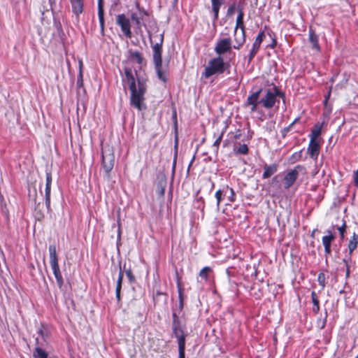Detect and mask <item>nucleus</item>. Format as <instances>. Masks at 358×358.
I'll return each mask as SVG.
<instances>
[{"mask_svg":"<svg viewBox=\"0 0 358 358\" xmlns=\"http://www.w3.org/2000/svg\"><path fill=\"white\" fill-rule=\"evenodd\" d=\"M125 79L129 84V90L131 92L130 104L138 110L146 108L144 103V95L147 90L146 82L143 78L137 77V85L136 79L133 75L132 70L129 67L124 69Z\"/></svg>","mask_w":358,"mask_h":358,"instance_id":"nucleus-1","label":"nucleus"},{"mask_svg":"<svg viewBox=\"0 0 358 358\" xmlns=\"http://www.w3.org/2000/svg\"><path fill=\"white\" fill-rule=\"evenodd\" d=\"M154 38H157V41L152 45V59L155 64V69L157 77L162 81L166 83L167 81L166 71L162 66V45L164 42V34L159 36H154Z\"/></svg>","mask_w":358,"mask_h":358,"instance_id":"nucleus-2","label":"nucleus"},{"mask_svg":"<svg viewBox=\"0 0 358 358\" xmlns=\"http://www.w3.org/2000/svg\"><path fill=\"white\" fill-rule=\"evenodd\" d=\"M173 320L171 324L173 334L178 339L179 358H185V336L184 334L185 324H182L179 316L176 312L172 315Z\"/></svg>","mask_w":358,"mask_h":358,"instance_id":"nucleus-3","label":"nucleus"},{"mask_svg":"<svg viewBox=\"0 0 358 358\" xmlns=\"http://www.w3.org/2000/svg\"><path fill=\"white\" fill-rule=\"evenodd\" d=\"M229 66V63L224 62L222 57H217L210 59L202 73V77L208 78L213 75L223 73Z\"/></svg>","mask_w":358,"mask_h":358,"instance_id":"nucleus-4","label":"nucleus"},{"mask_svg":"<svg viewBox=\"0 0 358 358\" xmlns=\"http://www.w3.org/2000/svg\"><path fill=\"white\" fill-rule=\"evenodd\" d=\"M101 165L104 170L106 176L110 178V173L112 171L115 164V155L112 148L106 146L102 148Z\"/></svg>","mask_w":358,"mask_h":358,"instance_id":"nucleus-5","label":"nucleus"},{"mask_svg":"<svg viewBox=\"0 0 358 358\" xmlns=\"http://www.w3.org/2000/svg\"><path fill=\"white\" fill-rule=\"evenodd\" d=\"M284 98L285 94L276 86L273 90L268 89L266 91L265 95L260 99L262 106L267 109L272 108L277 101V97Z\"/></svg>","mask_w":358,"mask_h":358,"instance_id":"nucleus-6","label":"nucleus"},{"mask_svg":"<svg viewBox=\"0 0 358 358\" xmlns=\"http://www.w3.org/2000/svg\"><path fill=\"white\" fill-rule=\"evenodd\" d=\"M136 11H131L130 18L131 21L135 24L138 29H141V27L145 24L142 22L144 16L148 15V12L143 8L141 7L140 3L138 1L135 3Z\"/></svg>","mask_w":358,"mask_h":358,"instance_id":"nucleus-7","label":"nucleus"},{"mask_svg":"<svg viewBox=\"0 0 358 358\" xmlns=\"http://www.w3.org/2000/svg\"><path fill=\"white\" fill-rule=\"evenodd\" d=\"M232 48V41L230 37L221 38L215 44L214 50L218 55L222 57L225 53L230 52Z\"/></svg>","mask_w":358,"mask_h":358,"instance_id":"nucleus-8","label":"nucleus"},{"mask_svg":"<svg viewBox=\"0 0 358 358\" xmlns=\"http://www.w3.org/2000/svg\"><path fill=\"white\" fill-rule=\"evenodd\" d=\"M116 23L120 27L122 31L127 38H131L132 36L131 31V23L128 17L124 14L117 15L116 17Z\"/></svg>","mask_w":358,"mask_h":358,"instance_id":"nucleus-9","label":"nucleus"},{"mask_svg":"<svg viewBox=\"0 0 358 358\" xmlns=\"http://www.w3.org/2000/svg\"><path fill=\"white\" fill-rule=\"evenodd\" d=\"M302 169L300 165L296 166L294 169L289 171L283 178L284 187L289 189L296 182L299 176V171Z\"/></svg>","mask_w":358,"mask_h":358,"instance_id":"nucleus-10","label":"nucleus"},{"mask_svg":"<svg viewBox=\"0 0 358 358\" xmlns=\"http://www.w3.org/2000/svg\"><path fill=\"white\" fill-rule=\"evenodd\" d=\"M49 255H50V264L52 269L54 275L59 274L61 273L59 263H58V257L57 255L56 247L55 245H50L48 248Z\"/></svg>","mask_w":358,"mask_h":358,"instance_id":"nucleus-11","label":"nucleus"},{"mask_svg":"<svg viewBox=\"0 0 358 358\" xmlns=\"http://www.w3.org/2000/svg\"><path fill=\"white\" fill-rule=\"evenodd\" d=\"M38 334L41 338H36V345L38 346H45L48 343L50 331L46 325L41 324L37 331Z\"/></svg>","mask_w":358,"mask_h":358,"instance_id":"nucleus-12","label":"nucleus"},{"mask_svg":"<svg viewBox=\"0 0 358 358\" xmlns=\"http://www.w3.org/2000/svg\"><path fill=\"white\" fill-rule=\"evenodd\" d=\"M262 92V89L260 88L257 92H252L247 99L246 105L250 106V111L255 112L257 109V106L260 102L259 95Z\"/></svg>","mask_w":358,"mask_h":358,"instance_id":"nucleus-13","label":"nucleus"},{"mask_svg":"<svg viewBox=\"0 0 358 358\" xmlns=\"http://www.w3.org/2000/svg\"><path fill=\"white\" fill-rule=\"evenodd\" d=\"M327 233H328V235L324 236L322 237V244L324 247V252H325L324 257H325V261L327 263L328 256L331 252V242L333 241H334V239L336 238L335 235L333 234L331 231H329V230L327 231Z\"/></svg>","mask_w":358,"mask_h":358,"instance_id":"nucleus-14","label":"nucleus"},{"mask_svg":"<svg viewBox=\"0 0 358 358\" xmlns=\"http://www.w3.org/2000/svg\"><path fill=\"white\" fill-rule=\"evenodd\" d=\"M52 184V175L50 172H46L45 189V201L47 209L50 210V189Z\"/></svg>","mask_w":358,"mask_h":358,"instance_id":"nucleus-15","label":"nucleus"},{"mask_svg":"<svg viewBox=\"0 0 358 358\" xmlns=\"http://www.w3.org/2000/svg\"><path fill=\"white\" fill-rule=\"evenodd\" d=\"M264 37V31H261L260 33H259V34L256 37L255 41L252 45V50L250 52L249 57H248L249 62L252 61V59L254 58L255 55L257 53V52L260 48L261 43L263 41Z\"/></svg>","mask_w":358,"mask_h":358,"instance_id":"nucleus-16","label":"nucleus"},{"mask_svg":"<svg viewBox=\"0 0 358 358\" xmlns=\"http://www.w3.org/2000/svg\"><path fill=\"white\" fill-rule=\"evenodd\" d=\"M308 153L312 159H316L320 153V144L317 140L310 139Z\"/></svg>","mask_w":358,"mask_h":358,"instance_id":"nucleus-17","label":"nucleus"},{"mask_svg":"<svg viewBox=\"0 0 358 358\" xmlns=\"http://www.w3.org/2000/svg\"><path fill=\"white\" fill-rule=\"evenodd\" d=\"M234 41L236 45H234L233 48L234 49L239 50L245 41V30H241L239 33L238 32V30H234Z\"/></svg>","mask_w":358,"mask_h":358,"instance_id":"nucleus-18","label":"nucleus"},{"mask_svg":"<svg viewBox=\"0 0 358 358\" xmlns=\"http://www.w3.org/2000/svg\"><path fill=\"white\" fill-rule=\"evenodd\" d=\"M72 11L78 17L83 11V0H70Z\"/></svg>","mask_w":358,"mask_h":358,"instance_id":"nucleus-19","label":"nucleus"},{"mask_svg":"<svg viewBox=\"0 0 358 358\" xmlns=\"http://www.w3.org/2000/svg\"><path fill=\"white\" fill-rule=\"evenodd\" d=\"M123 277H124V271L122 269L121 264L120 263V271H119V275H118V278H117V285H116V289H115L116 299L118 302L120 301V299H121L120 292H121V289H122Z\"/></svg>","mask_w":358,"mask_h":358,"instance_id":"nucleus-20","label":"nucleus"},{"mask_svg":"<svg viewBox=\"0 0 358 358\" xmlns=\"http://www.w3.org/2000/svg\"><path fill=\"white\" fill-rule=\"evenodd\" d=\"M98 16L100 23V28L102 33L104 31V10L103 0H98Z\"/></svg>","mask_w":358,"mask_h":358,"instance_id":"nucleus-21","label":"nucleus"},{"mask_svg":"<svg viewBox=\"0 0 358 358\" xmlns=\"http://www.w3.org/2000/svg\"><path fill=\"white\" fill-rule=\"evenodd\" d=\"M264 171L263 173L262 178L264 179L268 178L277 171L278 165L276 164L271 165L265 164L264 166Z\"/></svg>","mask_w":358,"mask_h":358,"instance_id":"nucleus-22","label":"nucleus"},{"mask_svg":"<svg viewBox=\"0 0 358 358\" xmlns=\"http://www.w3.org/2000/svg\"><path fill=\"white\" fill-rule=\"evenodd\" d=\"M358 245V236L354 233L352 238L350 240L348 245V249L349 251L348 256H346L349 260H351V256L353 252V251L357 248Z\"/></svg>","mask_w":358,"mask_h":358,"instance_id":"nucleus-23","label":"nucleus"},{"mask_svg":"<svg viewBox=\"0 0 358 358\" xmlns=\"http://www.w3.org/2000/svg\"><path fill=\"white\" fill-rule=\"evenodd\" d=\"M309 42L312 45V48L313 49L317 50L319 51L320 50V47L318 43V36L315 34V31L312 29V27H310L309 29V38H308Z\"/></svg>","mask_w":358,"mask_h":358,"instance_id":"nucleus-24","label":"nucleus"},{"mask_svg":"<svg viewBox=\"0 0 358 358\" xmlns=\"http://www.w3.org/2000/svg\"><path fill=\"white\" fill-rule=\"evenodd\" d=\"M212 3V11L214 15V22L218 19L219 10L224 0H210Z\"/></svg>","mask_w":358,"mask_h":358,"instance_id":"nucleus-25","label":"nucleus"},{"mask_svg":"<svg viewBox=\"0 0 358 358\" xmlns=\"http://www.w3.org/2000/svg\"><path fill=\"white\" fill-rule=\"evenodd\" d=\"M128 53L129 55L130 59L132 61L136 62L138 64H141L143 63V57L140 52L137 50L134 51L132 50H129Z\"/></svg>","mask_w":358,"mask_h":358,"instance_id":"nucleus-26","label":"nucleus"},{"mask_svg":"<svg viewBox=\"0 0 358 358\" xmlns=\"http://www.w3.org/2000/svg\"><path fill=\"white\" fill-rule=\"evenodd\" d=\"M243 16L244 13L243 12V10L240 8L238 10V14L236 18V23L235 27V30L237 31L238 28L241 29V30H245V26L243 24Z\"/></svg>","mask_w":358,"mask_h":358,"instance_id":"nucleus-27","label":"nucleus"},{"mask_svg":"<svg viewBox=\"0 0 358 358\" xmlns=\"http://www.w3.org/2000/svg\"><path fill=\"white\" fill-rule=\"evenodd\" d=\"M43 346L36 345L33 356L34 358H48V353L42 349Z\"/></svg>","mask_w":358,"mask_h":358,"instance_id":"nucleus-28","label":"nucleus"},{"mask_svg":"<svg viewBox=\"0 0 358 358\" xmlns=\"http://www.w3.org/2000/svg\"><path fill=\"white\" fill-rule=\"evenodd\" d=\"M312 302L313 303V311L317 313L320 311V302L318 296L315 292L313 291L311 293Z\"/></svg>","mask_w":358,"mask_h":358,"instance_id":"nucleus-29","label":"nucleus"},{"mask_svg":"<svg viewBox=\"0 0 358 358\" xmlns=\"http://www.w3.org/2000/svg\"><path fill=\"white\" fill-rule=\"evenodd\" d=\"M225 196V189H219L215 192V198L217 200V209L220 208V205L221 201H222L224 196Z\"/></svg>","mask_w":358,"mask_h":358,"instance_id":"nucleus-30","label":"nucleus"},{"mask_svg":"<svg viewBox=\"0 0 358 358\" xmlns=\"http://www.w3.org/2000/svg\"><path fill=\"white\" fill-rule=\"evenodd\" d=\"M322 127L316 125L310 134V139L317 140V138L320 135Z\"/></svg>","mask_w":358,"mask_h":358,"instance_id":"nucleus-31","label":"nucleus"},{"mask_svg":"<svg viewBox=\"0 0 358 358\" xmlns=\"http://www.w3.org/2000/svg\"><path fill=\"white\" fill-rule=\"evenodd\" d=\"M211 271V268L208 266H206L204 268H203L200 272H199V277L202 279V280H204L205 281H207L208 280V273L209 272Z\"/></svg>","mask_w":358,"mask_h":358,"instance_id":"nucleus-32","label":"nucleus"},{"mask_svg":"<svg viewBox=\"0 0 358 358\" xmlns=\"http://www.w3.org/2000/svg\"><path fill=\"white\" fill-rule=\"evenodd\" d=\"M225 189V195L227 194V192H229V195L228 196V199L230 202H234L236 200V194L234 190L229 187V186H226Z\"/></svg>","mask_w":358,"mask_h":358,"instance_id":"nucleus-33","label":"nucleus"},{"mask_svg":"<svg viewBox=\"0 0 358 358\" xmlns=\"http://www.w3.org/2000/svg\"><path fill=\"white\" fill-rule=\"evenodd\" d=\"M224 133V130H223L217 137L216 140L213 143V146L215 148V151L217 152L219 149V145L222 140L223 135Z\"/></svg>","mask_w":358,"mask_h":358,"instance_id":"nucleus-34","label":"nucleus"},{"mask_svg":"<svg viewBox=\"0 0 358 358\" xmlns=\"http://www.w3.org/2000/svg\"><path fill=\"white\" fill-rule=\"evenodd\" d=\"M82 62H80V72L77 78L76 85L78 88H80L83 85V73L81 70Z\"/></svg>","mask_w":358,"mask_h":358,"instance_id":"nucleus-35","label":"nucleus"},{"mask_svg":"<svg viewBox=\"0 0 358 358\" xmlns=\"http://www.w3.org/2000/svg\"><path fill=\"white\" fill-rule=\"evenodd\" d=\"M177 148H178V139L176 138V143H175V154H174V158H173V166H172L173 174H174V173H175L176 166V160H177V155H178Z\"/></svg>","mask_w":358,"mask_h":358,"instance_id":"nucleus-36","label":"nucleus"},{"mask_svg":"<svg viewBox=\"0 0 358 358\" xmlns=\"http://www.w3.org/2000/svg\"><path fill=\"white\" fill-rule=\"evenodd\" d=\"M55 277L57 284L59 288L60 289H62L63 287V285H64V280H63V278L62 275V273L55 275Z\"/></svg>","mask_w":358,"mask_h":358,"instance_id":"nucleus-37","label":"nucleus"},{"mask_svg":"<svg viewBox=\"0 0 358 358\" xmlns=\"http://www.w3.org/2000/svg\"><path fill=\"white\" fill-rule=\"evenodd\" d=\"M248 148L246 144L241 145L236 151V153H238V154L246 155V154H248Z\"/></svg>","mask_w":358,"mask_h":358,"instance_id":"nucleus-38","label":"nucleus"},{"mask_svg":"<svg viewBox=\"0 0 358 358\" xmlns=\"http://www.w3.org/2000/svg\"><path fill=\"white\" fill-rule=\"evenodd\" d=\"M345 229H346V224H345V222L343 221V223L342 226L338 227V230L339 231L341 240H343V238H344V234H345Z\"/></svg>","mask_w":358,"mask_h":358,"instance_id":"nucleus-39","label":"nucleus"},{"mask_svg":"<svg viewBox=\"0 0 358 358\" xmlns=\"http://www.w3.org/2000/svg\"><path fill=\"white\" fill-rule=\"evenodd\" d=\"M317 281L322 288L325 286V275L323 273H320L317 277Z\"/></svg>","mask_w":358,"mask_h":358,"instance_id":"nucleus-40","label":"nucleus"},{"mask_svg":"<svg viewBox=\"0 0 358 358\" xmlns=\"http://www.w3.org/2000/svg\"><path fill=\"white\" fill-rule=\"evenodd\" d=\"M125 273H126V275L128 278L129 282L131 283L134 282L135 281V277H134L131 270V269H128V270L126 271Z\"/></svg>","mask_w":358,"mask_h":358,"instance_id":"nucleus-41","label":"nucleus"},{"mask_svg":"<svg viewBox=\"0 0 358 358\" xmlns=\"http://www.w3.org/2000/svg\"><path fill=\"white\" fill-rule=\"evenodd\" d=\"M343 262H344V264L346 266V275L348 276L349 275V272H350L349 262H351V260H349V259H348L347 257H345L343 259Z\"/></svg>","mask_w":358,"mask_h":358,"instance_id":"nucleus-42","label":"nucleus"},{"mask_svg":"<svg viewBox=\"0 0 358 358\" xmlns=\"http://www.w3.org/2000/svg\"><path fill=\"white\" fill-rule=\"evenodd\" d=\"M178 308H179L180 310H182V308H183V299H182V294L180 292L179 294V305H178Z\"/></svg>","mask_w":358,"mask_h":358,"instance_id":"nucleus-43","label":"nucleus"},{"mask_svg":"<svg viewBox=\"0 0 358 358\" xmlns=\"http://www.w3.org/2000/svg\"><path fill=\"white\" fill-rule=\"evenodd\" d=\"M353 178L355 185L358 188V169L354 172Z\"/></svg>","mask_w":358,"mask_h":358,"instance_id":"nucleus-44","label":"nucleus"},{"mask_svg":"<svg viewBox=\"0 0 358 358\" xmlns=\"http://www.w3.org/2000/svg\"><path fill=\"white\" fill-rule=\"evenodd\" d=\"M234 10H235V5L233 4L231 6H230L228 9H227V15H231L234 14Z\"/></svg>","mask_w":358,"mask_h":358,"instance_id":"nucleus-45","label":"nucleus"},{"mask_svg":"<svg viewBox=\"0 0 358 358\" xmlns=\"http://www.w3.org/2000/svg\"><path fill=\"white\" fill-rule=\"evenodd\" d=\"M297 120L298 118H296L292 124H290L287 127L284 129V131L288 132L290 130L291 127L297 122Z\"/></svg>","mask_w":358,"mask_h":358,"instance_id":"nucleus-46","label":"nucleus"},{"mask_svg":"<svg viewBox=\"0 0 358 358\" xmlns=\"http://www.w3.org/2000/svg\"><path fill=\"white\" fill-rule=\"evenodd\" d=\"M301 151L299 152H296L294 153L292 157L296 159H299L300 157H301Z\"/></svg>","mask_w":358,"mask_h":358,"instance_id":"nucleus-47","label":"nucleus"},{"mask_svg":"<svg viewBox=\"0 0 358 358\" xmlns=\"http://www.w3.org/2000/svg\"><path fill=\"white\" fill-rule=\"evenodd\" d=\"M276 44H277L276 40H275V39H274V38H273V40H272V43H271V45L270 46H271L272 48H275V47Z\"/></svg>","mask_w":358,"mask_h":358,"instance_id":"nucleus-48","label":"nucleus"},{"mask_svg":"<svg viewBox=\"0 0 358 358\" xmlns=\"http://www.w3.org/2000/svg\"><path fill=\"white\" fill-rule=\"evenodd\" d=\"M241 134L239 131L236 132V134L234 136L235 139H238L241 137Z\"/></svg>","mask_w":358,"mask_h":358,"instance_id":"nucleus-49","label":"nucleus"},{"mask_svg":"<svg viewBox=\"0 0 358 358\" xmlns=\"http://www.w3.org/2000/svg\"><path fill=\"white\" fill-rule=\"evenodd\" d=\"M50 5L55 3V0H49Z\"/></svg>","mask_w":358,"mask_h":358,"instance_id":"nucleus-50","label":"nucleus"},{"mask_svg":"<svg viewBox=\"0 0 358 358\" xmlns=\"http://www.w3.org/2000/svg\"><path fill=\"white\" fill-rule=\"evenodd\" d=\"M178 0H173V6L176 5V3H178Z\"/></svg>","mask_w":358,"mask_h":358,"instance_id":"nucleus-51","label":"nucleus"},{"mask_svg":"<svg viewBox=\"0 0 358 358\" xmlns=\"http://www.w3.org/2000/svg\"><path fill=\"white\" fill-rule=\"evenodd\" d=\"M160 294H161V292H157V295H160Z\"/></svg>","mask_w":358,"mask_h":358,"instance_id":"nucleus-52","label":"nucleus"},{"mask_svg":"<svg viewBox=\"0 0 358 358\" xmlns=\"http://www.w3.org/2000/svg\"><path fill=\"white\" fill-rule=\"evenodd\" d=\"M325 323H326V319H325V320H324V324H325ZM324 324H323V326H324Z\"/></svg>","mask_w":358,"mask_h":358,"instance_id":"nucleus-53","label":"nucleus"},{"mask_svg":"<svg viewBox=\"0 0 358 358\" xmlns=\"http://www.w3.org/2000/svg\"><path fill=\"white\" fill-rule=\"evenodd\" d=\"M355 358H358V357H356Z\"/></svg>","mask_w":358,"mask_h":358,"instance_id":"nucleus-54","label":"nucleus"},{"mask_svg":"<svg viewBox=\"0 0 358 358\" xmlns=\"http://www.w3.org/2000/svg\"><path fill=\"white\" fill-rule=\"evenodd\" d=\"M337 358H338V357H337Z\"/></svg>","mask_w":358,"mask_h":358,"instance_id":"nucleus-55","label":"nucleus"}]
</instances>
